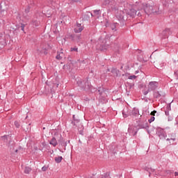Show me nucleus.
<instances>
[{
  "mask_svg": "<svg viewBox=\"0 0 178 178\" xmlns=\"http://www.w3.org/2000/svg\"><path fill=\"white\" fill-rule=\"evenodd\" d=\"M15 127H17V129H19L20 127V124H19V122L15 121Z\"/></svg>",
  "mask_w": 178,
  "mask_h": 178,
  "instance_id": "34",
  "label": "nucleus"
},
{
  "mask_svg": "<svg viewBox=\"0 0 178 178\" xmlns=\"http://www.w3.org/2000/svg\"><path fill=\"white\" fill-rule=\"evenodd\" d=\"M72 3H76L77 2H81V0H71Z\"/></svg>",
  "mask_w": 178,
  "mask_h": 178,
  "instance_id": "40",
  "label": "nucleus"
},
{
  "mask_svg": "<svg viewBox=\"0 0 178 178\" xmlns=\"http://www.w3.org/2000/svg\"><path fill=\"white\" fill-rule=\"evenodd\" d=\"M168 130H169V128L158 129L156 134L158 137H159L160 140H166L168 137Z\"/></svg>",
  "mask_w": 178,
  "mask_h": 178,
  "instance_id": "4",
  "label": "nucleus"
},
{
  "mask_svg": "<svg viewBox=\"0 0 178 178\" xmlns=\"http://www.w3.org/2000/svg\"><path fill=\"white\" fill-rule=\"evenodd\" d=\"M14 151L16 154L20 155V154H23L24 152V149L22 146H19L17 149H15Z\"/></svg>",
  "mask_w": 178,
  "mask_h": 178,
  "instance_id": "15",
  "label": "nucleus"
},
{
  "mask_svg": "<svg viewBox=\"0 0 178 178\" xmlns=\"http://www.w3.org/2000/svg\"><path fill=\"white\" fill-rule=\"evenodd\" d=\"M158 82L157 81H150L147 85V88L149 91H155L158 88Z\"/></svg>",
  "mask_w": 178,
  "mask_h": 178,
  "instance_id": "10",
  "label": "nucleus"
},
{
  "mask_svg": "<svg viewBox=\"0 0 178 178\" xmlns=\"http://www.w3.org/2000/svg\"><path fill=\"white\" fill-rule=\"evenodd\" d=\"M8 10L7 8H3L2 3H0V12H6Z\"/></svg>",
  "mask_w": 178,
  "mask_h": 178,
  "instance_id": "28",
  "label": "nucleus"
},
{
  "mask_svg": "<svg viewBox=\"0 0 178 178\" xmlns=\"http://www.w3.org/2000/svg\"><path fill=\"white\" fill-rule=\"evenodd\" d=\"M58 143H60L61 145H66V143H65V140L60 134H56L55 136H53L49 140V144L53 147H56V145H58Z\"/></svg>",
  "mask_w": 178,
  "mask_h": 178,
  "instance_id": "2",
  "label": "nucleus"
},
{
  "mask_svg": "<svg viewBox=\"0 0 178 178\" xmlns=\"http://www.w3.org/2000/svg\"><path fill=\"white\" fill-rule=\"evenodd\" d=\"M70 51L71 52H79V48L77 47H71Z\"/></svg>",
  "mask_w": 178,
  "mask_h": 178,
  "instance_id": "27",
  "label": "nucleus"
},
{
  "mask_svg": "<svg viewBox=\"0 0 178 178\" xmlns=\"http://www.w3.org/2000/svg\"><path fill=\"white\" fill-rule=\"evenodd\" d=\"M102 178H106V176L104 175Z\"/></svg>",
  "mask_w": 178,
  "mask_h": 178,
  "instance_id": "48",
  "label": "nucleus"
},
{
  "mask_svg": "<svg viewBox=\"0 0 178 178\" xmlns=\"http://www.w3.org/2000/svg\"><path fill=\"white\" fill-rule=\"evenodd\" d=\"M175 120H176L177 124H178V115H177V117L176 118Z\"/></svg>",
  "mask_w": 178,
  "mask_h": 178,
  "instance_id": "45",
  "label": "nucleus"
},
{
  "mask_svg": "<svg viewBox=\"0 0 178 178\" xmlns=\"http://www.w3.org/2000/svg\"><path fill=\"white\" fill-rule=\"evenodd\" d=\"M75 35H76V34L68 33L67 35V38H69V40H71L72 41L74 42V40H75Z\"/></svg>",
  "mask_w": 178,
  "mask_h": 178,
  "instance_id": "19",
  "label": "nucleus"
},
{
  "mask_svg": "<svg viewBox=\"0 0 178 178\" xmlns=\"http://www.w3.org/2000/svg\"><path fill=\"white\" fill-rule=\"evenodd\" d=\"M137 16H138L139 17H141V13H138L137 14Z\"/></svg>",
  "mask_w": 178,
  "mask_h": 178,
  "instance_id": "47",
  "label": "nucleus"
},
{
  "mask_svg": "<svg viewBox=\"0 0 178 178\" xmlns=\"http://www.w3.org/2000/svg\"><path fill=\"white\" fill-rule=\"evenodd\" d=\"M165 115H166V116H169V111H165Z\"/></svg>",
  "mask_w": 178,
  "mask_h": 178,
  "instance_id": "44",
  "label": "nucleus"
},
{
  "mask_svg": "<svg viewBox=\"0 0 178 178\" xmlns=\"http://www.w3.org/2000/svg\"><path fill=\"white\" fill-rule=\"evenodd\" d=\"M84 30V26L81 25V24H79L76 22V25H74V31L76 34H79V33H81Z\"/></svg>",
  "mask_w": 178,
  "mask_h": 178,
  "instance_id": "11",
  "label": "nucleus"
},
{
  "mask_svg": "<svg viewBox=\"0 0 178 178\" xmlns=\"http://www.w3.org/2000/svg\"><path fill=\"white\" fill-rule=\"evenodd\" d=\"M81 40V35L75 34V42H80Z\"/></svg>",
  "mask_w": 178,
  "mask_h": 178,
  "instance_id": "20",
  "label": "nucleus"
},
{
  "mask_svg": "<svg viewBox=\"0 0 178 178\" xmlns=\"http://www.w3.org/2000/svg\"><path fill=\"white\" fill-rule=\"evenodd\" d=\"M97 49H99V51H104V49H105V48H104V46H101L100 47L97 46Z\"/></svg>",
  "mask_w": 178,
  "mask_h": 178,
  "instance_id": "37",
  "label": "nucleus"
},
{
  "mask_svg": "<svg viewBox=\"0 0 178 178\" xmlns=\"http://www.w3.org/2000/svg\"><path fill=\"white\" fill-rule=\"evenodd\" d=\"M44 51H45V49H38V54H43V52H44Z\"/></svg>",
  "mask_w": 178,
  "mask_h": 178,
  "instance_id": "35",
  "label": "nucleus"
},
{
  "mask_svg": "<svg viewBox=\"0 0 178 178\" xmlns=\"http://www.w3.org/2000/svg\"><path fill=\"white\" fill-rule=\"evenodd\" d=\"M62 156L55 157V162H56V163H60L62 162Z\"/></svg>",
  "mask_w": 178,
  "mask_h": 178,
  "instance_id": "24",
  "label": "nucleus"
},
{
  "mask_svg": "<svg viewBox=\"0 0 178 178\" xmlns=\"http://www.w3.org/2000/svg\"><path fill=\"white\" fill-rule=\"evenodd\" d=\"M148 92H151V90H149V88H147V90L145 91V92H143V94H144V95H147L148 94Z\"/></svg>",
  "mask_w": 178,
  "mask_h": 178,
  "instance_id": "39",
  "label": "nucleus"
},
{
  "mask_svg": "<svg viewBox=\"0 0 178 178\" xmlns=\"http://www.w3.org/2000/svg\"><path fill=\"white\" fill-rule=\"evenodd\" d=\"M126 15H128V16H130V17L134 18L137 15V10H136L134 8L129 9L127 12Z\"/></svg>",
  "mask_w": 178,
  "mask_h": 178,
  "instance_id": "13",
  "label": "nucleus"
},
{
  "mask_svg": "<svg viewBox=\"0 0 178 178\" xmlns=\"http://www.w3.org/2000/svg\"><path fill=\"white\" fill-rule=\"evenodd\" d=\"M56 59H58V60H60V59H62V58H63V52L60 53L59 54H58L56 56Z\"/></svg>",
  "mask_w": 178,
  "mask_h": 178,
  "instance_id": "25",
  "label": "nucleus"
},
{
  "mask_svg": "<svg viewBox=\"0 0 178 178\" xmlns=\"http://www.w3.org/2000/svg\"><path fill=\"white\" fill-rule=\"evenodd\" d=\"M155 120V117L152 116L150 119L148 120L149 123H152Z\"/></svg>",
  "mask_w": 178,
  "mask_h": 178,
  "instance_id": "33",
  "label": "nucleus"
},
{
  "mask_svg": "<svg viewBox=\"0 0 178 178\" xmlns=\"http://www.w3.org/2000/svg\"><path fill=\"white\" fill-rule=\"evenodd\" d=\"M128 133L129 136H136L137 133H138V129H137V127L134 125H129L128 128Z\"/></svg>",
  "mask_w": 178,
  "mask_h": 178,
  "instance_id": "8",
  "label": "nucleus"
},
{
  "mask_svg": "<svg viewBox=\"0 0 178 178\" xmlns=\"http://www.w3.org/2000/svg\"><path fill=\"white\" fill-rule=\"evenodd\" d=\"M167 138L165 139L166 141H176V138L177 137L176 133L170 131V129L167 131Z\"/></svg>",
  "mask_w": 178,
  "mask_h": 178,
  "instance_id": "5",
  "label": "nucleus"
},
{
  "mask_svg": "<svg viewBox=\"0 0 178 178\" xmlns=\"http://www.w3.org/2000/svg\"><path fill=\"white\" fill-rule=\"evenodd\" d=\"M127 14L123 10H120L116 14V17L119 22H124L127 20V17H126Z\"/></svg>",
  "mask_w": 178,
  "mask_h": 178,
  "instance_id": "6",
  "label": "nucleus"
},
{
  "mask_svg": "<svg viewBox=\"0 0 178 178\" xmlns=\"http://www.w3.org/2000/svg\"><path fill=\"white\" fill-rule=\"evenodd\" d=\"M73 118L74 119V115H73Z\"/></svg>",
  "mask_w": 178,
  "mask_h": 178,
  "instance_id": "52",
  "label": "nucleus"
},
{
  "mask_svg": "<svg viewBox=\"0 0 178 178\" xmlns=\"http://www.w3.org/2000/svg\"><path fill=\"white\" fill-rule=\"evenodd\" d=\"M76 83L83 91H90V92H95V91H97L95 88L90 85V83L88 81H83V79H78Z\"/></svg>",
  "mask_w": 178,
  "mask_h": 178,
  "instance_id": "1",
  "label": "nucleus"
},
{
  "mask_svg": "<svg viewBox=\"0 0 178 178\" xmlns=\"http://www.w3.org/2000/svg\"><path fill=\"white\" fill-rule=\"evenodd\" d=\"M155 113H156V111H153L151 112L150 115L152 116H155Z\"/></svg>",
  "mask_w": 178,
  "mask_h": 178,
  "instance_id": "41",
  "label": "nucleus"
},
{
  "mask_svg": "<svg viewBox=\"0 0 178 178\" xmlns=\"http://www.w3.org/2000/svg\"><path fill=\"white\" fill-rule=\"evenodd\" d=\"M110 27L113 31H118V27H119V24L118 22H114L110 24Z\"/></svg>",
  "mask_w": 178,
  "mask_h": 178,
  "instance_id": "14",
  "label": "nucleus"
},
{
  "mask_svg": "<svg viewBox=\"0 0 178 178\" xmlns=\"http://www.w3.org/2000/svg\"><path fill=\"white\" fill-rule=\"evenodd\" d=\"M169 31H170V29H166L165 31H163V32H162V35H167V34H168V33H169Z\"/></svg>",
  "mask_w": 178,
  "mask_h": 178,
  "instance_id": "29",
  "label": "nucleus"
},
{
  "mask_svg": "<svg viewBox=\"0 0 178 178\" xmlns=\"http://www.w3.org/2000/svg\"><path fill=\"white\" fill-rule=\"evenodd\" d=\"M90 15H91V16H92V17H94V16H95V15H92V13H91Z\"/></svg>",
  "mask_w": 178,
  "mask_h": 178,
  "instance_id": "49",
  "label": "nucleus"
},
{
  "mask_svg": "<svg viewBox=\"0 0 178 178\" xmlns=\"http://www.w3.org/2000/svg\"><path fill=\"white\" fill-rule=\"evenodd\" d=\"M154 98H157L158 99H159V98H161V93H159V92H154Z\"/></svg>",
  "mask_w": 178,
  "mask_h": 178,
  "instance_id": "26",
  "label": "nucleus"
},
{
  "mask_svg": "<svg viewBox=\"0 0 178 178\" xmlns=\"http://www.w3.org/2000/svg\"><path fill=\"white\" fill-rule=\"evenodd\" d=\"M178 176V172H175V177H177Z\"/></svg>",
  "mask_w": 178,
  "mask_h": 178,
  "instance_id": "46",
  "label": "nucleus"
},
{
  "mask_svg": "<svg viewBox=\"0 0 178 178\" xmlns=\"http://www.w3.org/2000/svg\"><path fill=\"white\" fill-rule=\"evenodd\" d=\"M166 109H167L166 111H170V109H171L170 108V105H168L167 107H166Z\"/></svg>",
  "mask_w": 178,
  "mask_h": 178,
  "instance_id": "43",
  "label": "nucleus"
},
{
  "mask_svg": "<svg viewBox=\"0 0 178 178\" xmlns=\"http://www.w3.org/2000/svg\"><path fill=\"white\" fill-rule=\"evenodd\" d=\"M143 8H144L145 13L147 15H148V16H149V13H152L154 12V8L149 4H147V3L145 4L143 6Z\"/></svg>",
  "mask_w": 178,
  "mask_h": 178,
  "instance_id": "12",
  "label": "nucleus"
},
{
  "mask_svg": "<svg viewBox=\"0 0 178 178\" xmlns=\"http://www.w3.org/2000/svg\"><path fill=\"white\" fill-rule=\"evenodd\" d=\"M25 14H24V17H25V19H26V20H29V19H30V16H27L28 13H30V7H27L26 8H25Z\"/></svg>",
  "mask_w": 178,
  "mask_h": 178,
  "instance_id": "16",
  "label": "nucleus"
},
{
  "mask_svg": "<svg viewBox=\"0 0 178 178\" xmlns=\"http://www.w3.org/2000/svg\"><path fill=\"white\" fill-rule=\"evenodd\" d=\"M111 72H112V73H115V74H117V76H118V73H119V70H116V69H113V70H111Z\"/></svg>",
  "mask_w": 178,
  "mask_h": 178,
  "instance_id": "36",
  "label": "nucleus"
},
{
  "mask_svg": "<svg viewBox=\"0 0 178 178\" xmlns=\"http://www.w3.org/2000/svg\"><path fill=\"white\" fill-rule=\"evenodd\" d=\"M76 122H79V120H76Z\"/></svg>",
  "mask_w": 178,
  "mask_h": 178,
  "instance_id": "50",
  "label": "nucleus"
},
{
  "mask_svg": "<svg viewBox=\"0 0 178 178\" xmlns=\"http://www.w3.org/2000/svg\"><path fill=\"white\" fill-rule=\"evenodd\" d=\"M31 170H32V169L30 167H25L24 173L25 174H30Z\"/></svg>",
  "mask_w": 178,
  "mask_h": 178,
  "instance_id": "23",
  "label": "nucleus"
},
{
  "mask_svg": "<svg viewBox=\"0 0 178 178\" xmlns=\"http://www.w3.org/2000/svg\"><path fill=\"white\" fill-rule=\"evenodd\" d=\"M106 5H108V7L111 10H118V6L116 5V1L113 0H106Z\"/></svg>",
  "mask_w": 178,
  "mask_h": 178,
  "instance_id": "9",
  "label": "nucleus"
},
{
  "mask_svg": "<svg viewBox=\"0 0 178 178\" xmlns=\"http://www.w3.org/2000/svg\"><path fill=\"white\" fill-rule=\"evenodd\" d=\"M32 24L33 26H35V27H38V26H40V21L37 19H33L32 21Z\"/></svg>",
  "mask_w": 178,
  "mask_h": 178,
  "instance_id": "21",
  "label": "nucleus"
},
{
  "mask_svg": "<svg viewBox=\"0 0 178 178\" xmlns=\"http://www.w3.org/2000/svg\"><path fill=\"white\" fill-rule=\"evenodd\" d=\"M123 118H127L129 115L132 116H138L140 115V111H138V108H134L131 113H126V111L124 110L122 111Z\"/></svg>",
  "mask_w": 178,
  "mask_h": 178,
  "instance_id": "7",
  "label": "nucleus"
},
{
  "mask_svg": "<svg viewBox=\"0 0 178 178\" xmlns=\"http://www.w3.org/2000/svg\"><path fill=\"white\" fill-rule=\"evenodd\" d=\"M80 134H83V133L81 131V132H80Z\"/></svg>",
  "mask_w": 178,
  "mask_h": 178,
  "instance_id": "51",
  "label": "nucleus"
},
{
  "mask_svg": "<svg viewBox=\"0 0 178 178\" xmlns=\"http://www.w3.org/2000/svg\"><path fill=\"white\" fill-rule=\"evenodd\" d=\"M41 170H42V172H47V170H48V166H43Z\"/></svg>",
  "mask_w": 178,
  "mask_h": 178,
  "instance_id": "31",
  "label": "nucleus"
},
{
  "mask_svg": "<svg viewBox=\"0 0 178 178\" xmlns=\"http://www.w3.org/2000/svg\"><path fill=\"white\" fill-rule=\"evenodd\" d=\"M20 27H21V30L22 31H24V27H26V25L24 24H22Z\"/></svg>",
  "mask_w": 178,
  "mask_h": 178,
  "instance_id": "38",
  "label": "nucleus"
},
{
  "mask_svg": "<svg viewBox=\"0 0 178 178\" xmlns=\"http://www.w3.org/2000/svg\"><path fill=\"white\" fill-rule=\"evenodd\" d=\"M100 90H97V92H99V95L101 96V95H104V94H105V92H100Z\"/></svg>",
  "mask_w": 178,
  "mask_h": 178,
  "instance_id": "42",
  "label": "nucleus"
},
{
  "mask_svg": "<svg viewBox=\"0 0 178 178\" xmlns=\"http://www.w3.org/2000/svg\"><path fill=\"white\" fill-rule=\"evenodd\" d=\"M139 128L140 129H148V122H144L139 124Z\"/></svg>",
  "mask_w": 178,
  "mask_h": 178,
  "instance_id": "18",
  "label": "nucleus"
},
{
  "mask_svg": "<svg viewBox=\"0 0 178 178\" xmlns=\"http://www.w3.org/2000/svg\"><path fill=\"white\" fill-rule=\"evenodd\" d=\"M8 138H9V136L8 135H5V136H1V140L4 143H8Z\"/></svg>",
  "mask_w": 178,
  "mask_h": 178,
  "instance_id": "22",
  "label": "nucleus"
},
{
  "mask_svg": "<svg viewBox=\"0 0 178 178\" xmlns=\"http://www.w3.org/2000/svg\"><path fill=\"white\" fill-rule=\"evenodd\" d=\"M137 76L136 75H131L128 77L129 80H134V79H136Z\"/></svg>",
  "mask_w": 178,
  "mask_h": 178,
  "instance_id": "32",
  "label": "nucleus"
},
{
  "mask_svg": "<svg viewBox=\"0 0 178 178\" xmlns=\"http://www.w3.org/2000/svg\"><path fill=\"white\" fill-rule=\"evenodd\" d=\"M50 7L53 10V13H49V15H56V10L59 9V1L58 0H49Z\"/></svg>",
  "mask_w": 178,
  "mask_h": 178,
  "instance_id": "3",
  "label": "nucleus"
},
{
  "mask_svg": "<svg viewBox=\"0 0 178 178\" xmlns=\"http://www.w3.org/2000/svg\"><path fill=\"white\" fill-rule=\"evenodd\" d=\"M5 26V19H0V27H3Z\"/></svg>",
  "mask_w": 178,
  "mask_h": 178,
  "instance_id": "30",
  "label": "nucleus"
},
{
  "mask_svg": "<svg viewBox=\"0 0 178 178\" xmlns=\"http://www.w3.org/2000/svg\"><path fill=\"white\" fill-rule=\"evenodd\" d=\"M93 13H95V16H96L97 19H99V17H101V10H93Z\"/></svg>",
  "mask_w": 178,
  "mask_h": 178,
  "instance_id": "17",
  "label": "nucleus"
}]
</instances>
